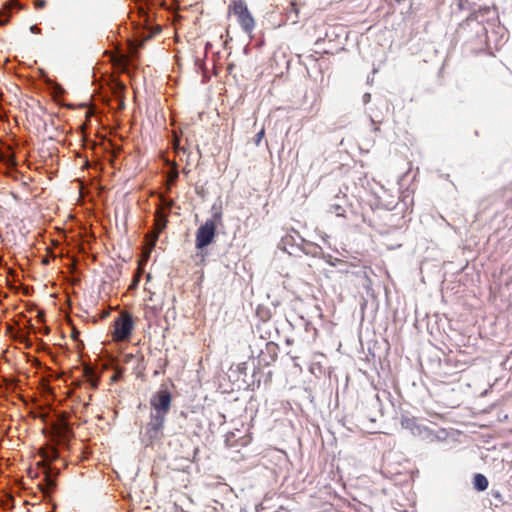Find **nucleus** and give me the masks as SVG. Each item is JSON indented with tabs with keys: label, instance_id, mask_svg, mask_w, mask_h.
Here are the masks:
<instances>
[{
	"label": "nucleus",
	"instance_id": "obj_1",
	"mask_svg": "<svg viewBox=\"0 0 512 512\" xmlns=\"http://www.w3.org/2000/svg\"><path fill=\"white\" fill-rule=\"evenodd\" d=\"M229 13L236 17L241 29L248 35H251L255 28V20L248 10L244 0H234L229 5Z\"/></svg>",
	"mask_w": 512,
	"mask_h": 512
},
{
	"label": "nucleus",
	"instance_id": "obj_2",
	"mask_svg": "<svg viewBox=\"0 0 512 512\" xmlns=\"http://www.w3.org/2000/svg\"><path fill=\"white\" fill-rule=\"evenodd\" d=\"M171 401L172 396L170 391L165 385H161L159 390L155 392L150 398V414L166 418L171 408Z\"/></svg>",
	"mask_w": 512,
	"mask_h": 512
},
{
	"label": "nucleus",
	"instance_id": "obj_3",
	"mask_svg": "<svg viewBox=\"0 0 512 512\" xmlns=\"http://www.w3.org/2000/svg\"><path fill=\"white\" fill-rule=\"evenodd\" d=\"M134 322L132 316L127 312H121L114 321L112 337L114 341L121 342L130 338Z\"/></svg>",
	"mask_w": 512,
	"mask_h": 512
},
{
	"label": "nucleus",
	"instance_id": "obj_4",
	"mask_svg": "<svg viewBox=\"0 0 512 512\" xmlns=\"http://www.w3.org/2000/svg\"><path fill=\"white\" fill-rule=\"evenodd\" d=\"M166 418L150 414V421L145 427L143 440L146 444H151L159 440L163 435V428Z\"/></svg>",
	"mask_w": 512,
	"mask_h": 512
},
{
	"label": "nucleus",
	"instance_id": "obj_5",
	"mask_svg": "<svg viewBox=\"0 0 512 512\" xmlns=\"http://www.w3.org/2000/svg\"><path fill=\"white\" fill-rule=\"evenodd\" d=\"M217 224L206 220L196 231L195 246L198 250H202L214 240Z\"/></svg>",
	"mask_w": 512,
	"mask_h": 512
},
{
	"label": "nucleus",
	"instance_id": "obj_6",
	"mask_svg": "<svg viewBox=\"0 0 512 512\" xmlns=\"http://www.w3.org/2000/svg\"><path fill=\"white\" fill-rule=\"evenodd\" d=\"M401 425L415 436L424 437L427 434L426 427L420 424L416 418L404 417L401 420Z\"/></svg>",
	"mask_w": 512,
	"mask_h": 512
},
{
	"label": "nucleus",
	"instance_id": "obj_7",
	"mask_svg": "<svg viewBox=\"0 0 512 512\" xmlns=\"http://www.w3.org/2000/svg\"><path fill=\"white\" fill-rule=\"evenodd\" d=\"M166 223H167L166 215H163L161 212H157V214H156V229H157V231L154 234L152 246L155 245L158 235L165 228Z\"/></svg>",
	"mask_w": 512,
	"mask_h": 512
},
{
	"label": "nucleus",
	"instance_id": "obj_8",
	"mask_svg": "<svg viewBox=\"0 0 512 512\" xmlns=\"http://www.w3.org/2000/svg\"><path fill=\"white\" fill-rule=\"evenodd\" d=\"M212 217L208 219L209 221H212L213 223L219 225L222 221V203L216 202L212 205L211 208Z\"/></svg>",
	"mask_w": 512,
	"mask_h": 512
},
{
	"label": "nucleus",
	"instance_id": "obj_9",
	"mask_svg": "<svg viewBox=\"0 0 512 512\" xmlns=\"http://www.w3.org/2000/svg\"><path fill=\"white\" fill-rule=\"evenodd\" d=\"M474 488L478 491H484L488 488V480L483 474H475L473 479Z\"/></svg>",
	"mask_w": 512,
	"mask_h": 512
},
{
	"label": "nucleus",
	"instance_id": "obj_10",
	"mask_svg": "<svg viewBox=\"0 0 512 512\" xmlns=\"http://www.w3.org/2000/svg\"><path fill=\"white\" fill-rule=\"evenodd\" d=\"M45 481L49 490L53 489L56 486L55 480L52 479L48 473H46L45 475Z\"/></svg>",
	"mask_w": 512,
	"mask_h": 512
},
{
	"label": "nucleus",
	"instance_id": "obj_11",
	"mask_svg": "<svg viewBox=\"0 0 512 512\" xmlns=\"http://www.w3.org/2000/svg\"><path fill=\"white\" fill-rule=\"evenodd\" d=\"M264 134H265L264 129H262L261 131H259V132L256 134L255 142H256V144H257V145H259V143H260L261 139L263 138Z\"/></svg>",
	"mask_w": 512,
	"mask_h": 512
},
{
	"label": "nucleus",
	"instance_id": "obj_12",
	"mask_svg": "<svg viewBox=\"0 0 512 512\" xmlns=\"http://www.w3.org/2000/svg\"><path fill=\"white\" fill-rule=\"evenodd\" d=\"M333 207H334V209H335V212H336L337 216H342V215H343V213H342V212H343V209H342V207H341V206H339V205H335V206H333Z\"/></svg>",
	"mask_w": 512,
	"mask_h": 512
},
{
	"label": "nucleus",
	"instance_id": "obj_13",
	"mask_svg": "<svg viewBox=\"0 0 512 512\" xmlns=\"http://www.w3.org/2000/svg\"><path fill=\"white\" fill-rule=\"evenodd\" d=\"M8 21V16L5 13L0 14V25L5 24Z\"/></svg>",
	"mask_w": 512,
	"mask_h": 512
},
{
	"label": "nucleus",
	"instance_id": "obj_14",
	"mask_svg": "<svg viewBox=\"0 0 512 512\" xmlns=\"http://www.w3.org/2000/svg\"><path fill=\"white\" fill-rule=\"evenodd\" d=\"M371 99V95L369 93H365L363 96V102L367 104Z\"/></svg>",
	"mask_w": 512,
	"mask_h": 512
},
{
	"label": "nucleus",
	"instance_id": "obj_15",
	"mask_svg": "<svg viewBox=\"0 0 512 512\" xmlns=\"http://www.w3.org/2000/svg\"><path fill=\"white\" fill-rule=\"evenodd\" d=\"M45 6V1L44 0H38L36 2V7L37 8H43Z\"/></svg>",
	"mask_w": 512,
	"mask_h": 512
},
{
	"label": "nucleus",
	"instance_id": "obj_16",
	"mask_svg": "<svg viewBox=\"0 0 512 512\" xmlns=\"http://www.w3.org/2000/svg\"><path fill=\"white\" fill-rule=\"evenodd\" d=\"M30 30H31L32 33H39L40 32V29L36 25L31 26Z\"/></svg>",
	"mask_w": 512,
	"mask_h": 512
},
{
	"label": "nucleus",
	"instance_id": "obj_17",
	"mask_svg": "<svg viewBox=\"0 0 512 512\" xmlns=\"http://www.w3.org/2000/svg\"><path fill=\"white\" fill-rule=\"evenodd\" d=\"M61 426H62L61 429H64L65 423H61Z\"/></svg>",
	"mask_w": 512,
	"mask_h": 512
}]
</instances>
